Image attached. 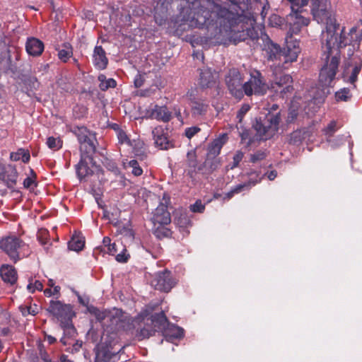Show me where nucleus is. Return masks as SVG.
<instances>
[{"instance_id": "f257e3e1", "label": "nucleus", "mask_w": 362, "mask_h": 362, "mask_svg": "<svg viewBox=\"0 0 362 362\" xmlns=\"http://www.w3.org/2000/svg\"><path fill=\"white\" fill-rule=\"evenodd\" d=\"M328 0H313V18L318 23L326 25L321 35L322 59L325 64L320 76V84L325 88L331 86L335 78L340 60V49L346 47L348 40L344 35V28L337 24L336 19L327 9Z\"/></svg>"}, {"instance_id": "f03ea898", "label": "nucleus", "mask_w": 362, "mask_h": 362, "mask_svg": "<svg viewBox=\"0 0 362 362\" xmlns=\"http://www.w3.org/2000/svg\"><path fill=\"white\" fill-rule=\"evenodd\" d=\"M240 11L236 13L223 8L211 0H202L199 6L187 10L182 21L190 28H209L216 25L220 32H235V25L241 23L247 16L251 0H230Z\"/></svg>"}, {"instance_id": "7ed1b4c3", "label": "nucleus", "mask_w": 362, "mask_h": 362, "mask_svg": "<svg viewBox=\"0 0 362 362\" xmlns=\"http://www.w3.org/2000/svg\"><path fill=\"white\" fill-rule=\"evenodd\" d=\"M95 315L97 319L103 322L107 328H110L112 333L110 335H108L107 333L103 335V343L98 348L95 362H110L122 349L121 345L118 348H115L118 340L117 334L114 332L129 329L131 327L130 320L126 313L117 308L105 312L97 310Z\"/></svg>"}, {"instance_id": "20e7f679", "label": "nucleus", "mask_w": 362, "mask_h": 362, "mask_svg": "<svg viewBox=\"0 0 362 362\" xmlns=\"http://www.w3.org/2000/svg\"><path fill=\"white\" fill-rule=\"evenodd\" d=\"M279 108L276 104H273L267 113L256 119L253 124L254 129L261 139L270 138L278 129L280 121L279 112H274Z\"/></svg>"}, {"instance_id": "39448f33", "label": "nucleus", "mask_w": 362, "mask_h": 362, "mask_svg": "<svg viewBox=\"0 0 362 362\" xmlns=\"http://www.w3.org/2000/svg\"><path fill=\"white\" fill-rule=\"evenodd\" d=\"M28 246L16 236H8L0 240V249L4 251L14 262L26 255Z\"/></svg>"}, {"instance_id": "423d86ee", "label": "nucleus", "mask_w": 362, "mask_h": 362, "mask_svg": "<svg viewBox=\"0 0 362 362\" xmlns=\"http://www.w3.org/2000/svg\"><path fill=\"white\" fill-rule=\"evenodd\" d=\"M354 45H349L347 49L348 59L344 62L343 78L351 84L357 81V77L362 67V60L358 55H354Z\"/></svg>"}, {"instance_id": "0eeeda50", "label": "nucleus", "mask_w": 362, "mask_h": 362, "mask_svg": "<svg viewBox=\"0 0 362 362\" xmlns=\"http://www.w3.org/2000/svg\"><path fill=\"white\" fill-rule=\"evenodd\" d=\"M71 132L78 139L81 153H90L95 151L94 143L95 140V135L86 127L83 126L74 127Z\"/></svg>"}, {"instance_id": "6e6552de", "label": "nucleus", "mask_w": 362, "mask_h": 362, "mask_svg": "<svg viewBox=\"0 0 362 362\" xmlns=\"http://www.w3.org/2000/svg\"><path fill=\"white\" fill-rule=\"evenodd\" d=\"M226 83L230 93L236 98L240 99L244 95L243 77L240 72L236 69L229 70L226 76Z\"/></svg>"}, {"instance_id": "1a4fd4ad", "label": "nucleus", "mask_w": 362, "mask_h": 362, "mask_svg": "<svg viewBox=\"0 0 362 362\" xmlns=\"http://www.w3.org/2000/svg\"><path fill=\"white\" fill-rule=\"evenodd\" d=\"M244 94L250 96L255 95H263L266 93L267 86L262 81L259 71H254L250 74V78L243 84Z\"/></svg>"}, {"instance_id": "9d476101", "label": "nucleus", "mask_w": 362, "mask_h": 362, "mask_svg": "<svg viewBox=\"0 0 362 362\" xmlns=\"http://www.w3.org/2000/svg\"><path fill=\"white\" fill-rule=\"evenodd\" d=\"M86 154L81 153V160L76 166V174L81 180L93 175L100 170V166L95 164L93 158Z\"/></svg>"}, {"instance_id": "9b49d317", "label": "nucleus", "mask_w": 362, "mask_h": 362, "mask_svg": "<svg viewBox=\"0 0 362 362\" xmlns=\"http://www.w3.org/2000/svg\"><path fill=\"white\" fill-rule=\"evenodd\" d=\"M151 284L156 289L168 293L175 286L176 281L172 273L165 269L156 272L153 275Z\"/></svg>"}, {"instance_id": "f8f14e48", "label": "nucleus", "mask_w": 362, "mask_h": 362, "mask_svg": "<svg viewBox=\"0 0 362 362\" xmlns=\"http://www.w3.org/2000/svg\"><path fill=\"white\" fill-rule=\"evenodd\" d=\"M47 310L57 317L60 322L72 320L74 315L71 305L64 304L60 300H50Z\"/></svg>"}, {"instance_id": "ddd939ff", "label": "nucleus", "mask_w": 362, "mask_h": 362, "mask_svg": "<svg viewBox=\"0 0 362 362\" xmlns=\"http://www.w3.org/2000/svg\"><path fill=\"white\" fill-rule=\"evenodd\" d=\"M194 90L188 91L187 96L189 100V107L192 115L194 118H199L204 116L209 109V103L206 100L197 98L194 94Z\"/></svg>"}, {"instance_id": "4468645a", "label": "nucleus", "mask_w": 362, "mask_h": 362, "mask_svg": "<svg viewBox=\"0 0 362 362\" xmlns=\"http://www.w3.org/2000/svg\"><path fill=\"white\" fill-rule=\"evenodd\" d=\"M199 77L198 84L202 88H211L216 86L219 75L218 73L211 69L204 67L199 69Z\"/></svg>"}, {"instance_id": "2eb2a0df", "label": "nucleus", "mask_w": 362, "mask_h": 362, "mask_svg": "<svg viewBox=\"0 0 362 362\" xmlns=\"http://www.w3.org/2000/svg\"><path fill=\"white\" fill-rule=\"evenodd\" d=\"M262 49L267 59L269 61L281 60V50L279 45L274 43L267 35L262 37Z\"/></svg>"}, {"instance_id": "dca6fc26", "label": "nucleus", "mask_w": 362, "mask_h": 362, "mask_svg": "<svg viewBox=\"0 0 362 362\" xmlns=\"http://www.w3.org/2000/svg\"><path fill=\"white\" fill-rule=\"evenodd\" d=\"M153 223L160 226L168 225L171 222L170 214L167 209V206L160 204L156 209L152 217Z\"/></svg>"}, {"instance_id": "f3484780", "label": "nucleus", "mask_w": 362, "mask_h": 362, "mask_svg": "<svg viewBox=\"0 0 362 362\" xmlns=\"http://www.w3.org/2000/svg\"><path fill=\"white\" fill-rule=\"evenodd\" d=\"M302 9L299 11H291L290 18L293 21L291 23L290 32L291 34H297L303 26H307L309 24L310 20L308 18L303 16L300 13Z\"/></svg>"}, {"instance_id": "a211bd4d", "label": "nucleus", "mask_w": 362, "mask_h": 362, "mask_svg": "<svg viewBox=\"0 0 362 362\" xmlns=\"http://www.w3.org/2000/svg\"><path fill=\"white\" fill-rule=\"evenodd\" d=\"M155 144L160 147V149L168 150L173 148V144L168 140L163 129L161 127H156L152 131Z\"/></svg>"}, {"instance_id": "6ab92c4d", "label": "nucleus", "mask_w": 362, "mask_h": 362, "mask_svg": "<svg viewBox=\"0 0 362 362\" xmlns=\"http://www.w3.org/2000/svg\"><path fill=\"white\" fill-rule=\"evenodd\" d=\"M44 43L35 37H28L25 43V50L30 56L38 57L44 51Z\"/></svg>"}, {"instance_id": "aec40b11", "label": "nucleus", "mask_w": 362, "mask_h": 362, "mask_svg": "<svg viewBox=\"0 0 362 362\" xmlns=\"http://www.w3.org/2000/svg\"><path fill=\"white\" fill-rule=\"evenodd\" d=\"M250 176L251 177L247 182L240 184L228 192L226 194L227 198L230 199L235 194L240 193L245 189H249L251 187L260 182L262 178V176H260V175L257 173H252Z\"/></svg>"}, {"instance_id": "412c9836", "label": "nucleus", "mask_w": 362, "mask_h": 362, "mask_svg": "<svg viewBox=\"0 0 362 362\" xmlns=\"http://www.w3.org/2000/svg\"><path fill=\"white\" fill-rule=\"evenodd\" d=\"M150 117L158 121L168 122L172 119V112L166 106L155 105L151 111Z\"/></svg>"}, {"instance_id": "4be33fe9", "label": "nucleus", "mask_w": 362, "mask_h": 362, "mask_svg": "<svg viewBox=\"0 0 362 362\" xmlns=\"http://www.w3.org/2000/svg\"><path fill=\"white\" fill-rule=\"evenodd\" d=\"M93 64L100 70H103L107 67L108 59L102 46H95L93 54Z\"/></svg>"}, {"instance_id": "5701e85b", "label": "nucleus", "mask_w": 362, "mask_h": 362, "mask_svg": "<svg viewBox=\"0 0 362 362\" xmlns=\"http://www.w3.org/2000/svg\"><path fill=\"white\" fill-rule=\"evenodd\" d=\"M151 322L154 331L163 332L170 325L163 312L156 313L151 316Z\"/></svg>"}, {"instance_id": "b1692460", "label": "nucleus", "mask_w": 362, "mask_h": 362, "mask_svg": "<svg viewBox=\"0 0 362 362\" xmlns=\"http://www.w3.org/2000/svg\"><path fill=\"white\" fill-rule=\"evenodd\" d=\"M163 333L166 341L173 342L184 336V329L177 325H170Z\"/></svg>"}, {"instance_id": "393cba45", "label": "nucleus", "mask_w": 362, "mask_h": 362, "mask_svg": "<svg viewBox=\"0 0 362 362\" xmlns=\"http://www.w3.org/2000/svg\"><path fill=\"white\" fill-rule=\"evenodd\" d=\"M292 77L288 74H284L279 78L276 77L274 79V85L279 88H282L280 91L282 94L291 93L293 90V87L291 85L292 83Z\"/></svg>"}, {"instance_id": "a878e982", "label": "nucleus", "mask_w": 362, "mask_h": 362, "mask_svg": "<svg viewBox=\"0 0 362 362\" xmlns=\"http://www.w3.org/2000/svg\"><path fill=\"white\" fill-rule=\"evenodd\" d=\"M2 279L6 283L13 284L17 281V273L14 267L11 265H2L0 269Z\"/></svg>"}, {"instance_id": "bb28decb", "label": "nucleus", "mask_w": 362, "mask_h": 362, "mask_svg": "<svg viewBox=\"0 0 362 362\" xmlns=\"http://www.w3.org/2000/svg\"><path fill=\"white\" fill-rule=\"evenodd\" d=\"M175 223L182 230L191 225L190 218L186 210L176 211L174 218Z\"/></svg>"}, {"instance_id": "cd10ccee", "label": "nucleus", "mask_w": 362, "mask_h": 362, "mask_svg": "<svg viewBox=\"0 0 362 362\" xmlns=\"http://www.w3.org/2000/svg\"><path fill=\"white\" fill-rule=\"evenodd\" d=\"M61 327L64 330V337L60 341L64 345L70 344L66 339H71L76 334V329L74 328L71 320H69L61 322Z\"/></svg>"}, {"instance_id": "c85d7f7f", "label": "nucleus", "mask_w": 362, "mask_h": 362, "mask_svg": "<svg viewBox=\"0 0 362 362\" xmlns=\"http://www.w3.org/2000/svg\"><path fill=\"white\" fill-rule=\"evenodd\" d=\"M223 145L221 139H216L211 142L207 148L206 163H209L211 158H217L220 154L221 150Z\"/></svg>"}, {"instance_id": "c756f323", "label": "nucleus", "mask_w": 362, "mask_h": 362, "mask_svg": "<svg viewBox=\"0 0 362 362\" xmlns=\"http://www.w3.org/2000/svg\"><path fill=\"white\" fill-rule=\"evenodd\" d=\"M339 127L335 121H332L324 129L323 132L326 136L327 141L329 144L330 146L333 148H337L339 144L334 143L332 139L334 134L337 131Z\"/></svg>"}, {"instance_id": "7c9ffc66", "label": "nucleus", "mask_w": 362, "mask_h": 362, "mask_svg": "<svg viewBox=\"0 0 362 362\" xmlns=\"http://www.w3.org/2000/svg\"><path fill=\"white\" fill-rule=\"evenodd\" d=\"M11 169V175H6V171L4 165L0 163V180L6 182L7 183L15 184L16 182L17 172L15 168L9 166Z\"/></svg>"}, {"instance_id": "2f4dec72", "label": "nucleus", "mask_w": 362, "mask_h": 362, "mask_svg": "<svg viewBox=\"0 0 362 362\" xmlns=\"http://www.w3.org/2000/svg\"><path fill=\"white\" fill-rule=\"evenodd\" d=\"M100 82L99 88L101 90L105 91L110 88H115L117 86V82L115 79L110 78H107L104 74H100L98 77Z\"/></svg>"}, {"instance_id": "473e14b6", "label": "nucleus", "mask_w": 362, "mask_h": 362, "mask_svg": "<svg viewBox=\"0 0 362 362\" xmlns=\"http://www.w3.org/2000/svg\"><path fill=\"white\" fill-rule=\"evenodd\" d=\"M30 156L28 151L23 148H19L16 152H12L10 155L11 160L13 161L22 160L23 163H28Z\"/></svg>"}, {"instance_id": "72a5a7b5", "label": "nucleus", "mask_w": 362, "mask_h": 362, "mask_svg": "<svg viewBox=\"0 0 362 362\" xmlns=\"http://www.w3.org/2000/svg\"><path fill=\"white\" fill-rule=\"evenodd\" d=\"M124 168L131 169V173L134 176H140L143 173V170L136 160L132 159L127 163H124Z\"/></svg>"}, {"instance_id": "f704fd0d", "label": "nucleus", "mask_w": 362, "mask_h": 362, "mask_svg": "<svg viewBox=\"0 0 362 362\" xmlns=\"http://www.w3.org/2000/svg\"><path fill=\"white\" fill-rule=\"evenodd\" d=\"M72 47L69 43L63 45V48L58 52V57L62 62H66L72 56Z\"/></svg>"}, {"instance_id": "c9c22d12", "label": "nucleus", "mask_w": 362, "mask_h": 362, "mask_svg": "<svg viewBox=\"0 0 362 362\" xmlns=\"http://www.w3.org/2000/svg\"><path fill=\"white\" fill-rule=\"evenodd\" d=\"M291 4V11H299L303 6L308 5L310 0H287ZM313 0H312V13H313Z\"/></svg>"}, {"instance_id": "e433bc0d", "label": "nucleus", "mask_w": 362, "mask_h": 362, "mask_svg": "<svg viewBox=\"0 0 362 362\" xmlns=\"http://www.w3.org/2000/svg\"><path fill=\"white\" fill-rule=\"evenodd\" d=\"M306 138L305 132L304 129H298L294 131L290 136V143L293 144H298Z\"/></svg>"}, {"instance_id": "4c0bfd02", "label": "nucleus", "mask_w": 362, "mask_h": 362, "mask_svg": "<svg viewBox=\"0 0 362 362\" xmlns=\"http://www.w3.org/2000/svg\"><path fill=\"white\" fill-rule=\"evenodd\" d=\"M84 241L78 237H73L69 242V249L71 250L78 252L83 249Z\"/></svg>"}, {"instance_id": "58836bf2", "label": "nucleus", "mask_w": 362, "mask_h": 362, "mask_svg": "<svg viewBox=\"0 0 362 362\" xmlns=\"http://www.w3.org/2000/svg\"><path fill=\"white\" fill-rule=\"evenodd\" d=\"M47 145L51 150L57 151L62 147V141L59 137L49 136L47 139Z\"/></svg>"}, {"instance_id": "ea45409f", "label": "nucleus", "mask_w": 362, "mask_h": 362, "mask_svg": "<svg viewBox=\"0 0 362 362\" xmlns=\"http://www.w3.org/2000/svg\"><path fill=\"white\" fill-rule=\"evenodd\" d=\"M287 47H288V53L284 56V62L285 63H287L288 62H294L297 59V57H298V55L300 52V49H299V47L298 46L296 47V45L293 46V50H290V47H289V45H287Z\"/></svg>"}, {"instance_id": "a19ab883", "label": "nucleus", "mask_w": 362, "mask_h": 362, "mask_svg": "<svg viewBox=\"0 0 362 362\" xmlns=\"http://www.w3.org/2000/svg\"><path fill=\"white\" fill-rule=\"evenodd\" d=\"M250 110V106L248 104H244L242 105L240 109L238 110L237 113L236 118L238 119L237 127H238V124L240 127L242 128V122L245 114Z\"/></svg>"}, {"instance_id": "79ce46f5", "label": "nucleus", "mask_w": 362, "mask_h": 362, "mask_svg": "<svg viewBox=\"0 0 362 362\" xmlns=\"http://www.w3.org/2000/svg\"><path fill=\"white\" fill-rule=\"evenodd\" d=\"M154 329L152 327H144L139 331H137L136 337L139 340H142L146 338H148L154 332Z\"/></svg>"}, {"instance_id": "37998d69", "label": "nucleus", "mask_w": 362, "mask_h": 362, "mask_svg": "<svg viewBox=\"0 0 362 362\" xmlns=\"http://www.w3.org/2000/svg\"><path fill=\"white\" fill-rule=\"evenodd\" d=\"M335 97L337 100L347 101L351 98L350 90L344 88L336 93Z\"/></svg>"}, {"instance_id": "c03bdc74", "label": "nucleus", "mask_w": 362, "mask_h": 362, "mask_svg": "<svg viewBox=\"0 0 362 362\" xmlns=\"http://www.w3.org/2000/svg\"><path fill=\"white\" fill-rule=\"evenodd\" d=\"M117 136L119 144H126L128 146H132L131 140L129 139L127 134L124 130H120L117 133Z\"/></svg>"}, {"instance_id": "a18cd8bd", "label": "nucleus", "mask_w": 362, "mask_h": 362, "mask_svg": "<svg viewBox=\"0 0 362 362\" xmlns=\"http://www.w3.org/2000/svg\"><path fill=\"white\" fill-rule=\"evenodd\" d=\"M267 157L265 151H257L250 155V161L252 163H257L258 161L264 160Z\"/></svg>"}, {"instance_id": "49530a36", "label": "nucleus", "mask_w": 362, "mask_h": 362, "mask_svg": "<svg viewBox=\"0 0 362 362\" xmlns=\"http://www.w3.org/2000/svg\"><path fill=\"white\" fill-rule=\"evenodd\" d=\"M27 288L31 293L35 292V290L42 291L43 288L42 283L38 280H35L34 283L30 281L27 286Z\"/></svg>"}, {"instance_id": "de8ad7c7", "label": "nucleus", "mask_w": 362, "mask_h": 362, "mask_svg": "<svg viewBox=\"0 0 362 362\" xmlns=\"http://www.w3.org/2000/svg\"><path fill=\"white\" fill-rule=\"evenodd\" d=\"M205 209V205L201 200H197L194 204L190 206V210L194 213H202Z\"/></svg>"}, {"instance_id": "09e8293b", "label": "nucleus", "mask_w": 362, "mask_h": 362, "mask_svg": "<svg viewBox=\"0 0 362 362\" xmlns=\"http://www.w3.org/2000/svg\"><path fill=\"white\" fill-rule=\"evenodd\" d=\"M243 156H244V154L242 151H237L235 153V155L233 156V163L229 165L230 168L233 169L234 168L237 167L238 165V164L240 163V162L243 160Z\"/></svg>"}, {"instance_id": "8fccbe9b", "label": "nucleus", "mask_w": 362, "mask_h": 362, "mask_svg": "<svg viewBox=\"0 0 362 362\" xmlns=\"http://www.w3.org/2000/svg\"><path fill=\"white\" fill-rule=\"evenodd\" d=\"M200 128L198 127H192L187 128L185 131V134L188 139H192L196 134L200 132Z\"/></svg>"}, {"instance_id": "3c124183", "label": "nucleus", "mask_w": 362, "mask_h": 362, "mask_svg": "<svg viewBox=\"0 0 362 362\" xmlns=\"http://www.w3.org/2000/svg\"><path fill=\"white\" fill-rule=\"evenodd\" d=\"M205 163L206 165H209L210 170L213 171V170H215L216 169H217L220 166L221 161H220V158H211L209 163H207L206 160Z\"/></svg>"}, {"instance_id": "603ef678", "label": "nucleus", "mask_w": 362, "mask_h": 362, "mask_svg": "<svg viewBox=\"0 0 362 362\" xmlns=\"http://www.w3.org/2000/svg\"><path fill=\"white\" fill-rule=\"evenodd\" d=\"M187 160L189 161V165L192 167H195L197 165V159H196V153L194 151H189L187 154Z\"/></svg>"}, {"instance_id": "864d4df0", "label": "nucleus", "mask_w": 362, "mask_h": 362, "mask_svg": "<svg viewBox=\"0 0 362 362\" xmlns=\"http://www.w3.org/2000/svg\"><path fill=\"white\" fill-rule=\"evenodd\" d=\"M126 252V249L122 248V252L116 255V260L122 263L127 262L129 255H127Z\"/></svg>"}, {"instance_id": "5fc2aeb1", "label": "nucleus", "mask_w": 362, "mask_h": 362, "mask_svg": "<svg viewBox=\"0 0 362 362\" xmlns=\"http://www.w3.org/2000/svg\"><path fill=\"white\" fill-rule=\"evenodd\" d=\"M47 231L46 230H41L37 234V239L42 245L47 243Z\"/></svg>"}, {"instance_id": "6e6d98bb", "label": "nucleus", "mask_w": 362, "mask_h": 362, "mask_svg": "<svg viewBox=\"0 0 362 362\" xmlns=\"http://www.w3.org/2000/svg\"><path fill=\"white\" fill-rule=\"evenodd\" d=\"M23 186L26 189L33 188V187L35 186L33 178L29 177H26L23 181Z\"/></svg>"}, {"instance_id": "4d7b16f0", "label": "nucleus", "mask_w": 362, "mask_h": 362, "mask_svg": "<svg viewBox=\"0 0 362 362\" xmlns=\"http://www.w3.org/2000/svg\"><path fill=\"white\" fill-rule=\"evenodd\" d=\"M117 250L118 245L115 243H113L106 249L105 252L110 255H115Z\"/></svg>"}, {"instance_id": "13d9d810", "label": "nucleus", "mask_w": 362, "mask_h": 362, "mask_svg": "<svg viewBox=\"0 0 362 362\" xmlns=\"http://www.w3.org/2000/svg\"><path fill=\"white\" fill-rule=\"evenodd\" d=\"M269 21L272 26H277L281 24V18L276 15H273L270 17Z\"/></svg>"}, {"instance_id": "bf43d9fd", "label": "nucleus", "mask_w": 362, "mask_h": 362, "mask_svg": "<svg viewBox=\"0 0 362 362\" xmlns=\"http://www.w3.org/2000/svg\"><path fill=\"white\" fill-rule=\"evenodd\" d=\"M332 139L334 141L335 144H339L338 147L345 141V137L343 135H339L335 138L332 137Z\"/></svg>"}, {"instance_id": "052dcab7", "label": "nucleus", "mask_w": 362, "mask_h": 362, "mask_svg": "<svg viewBox=\"0 0 362 362\" xmlns=\"http://www.w3.org/2000/svg\"><path fill=\"white\" fill-rule=\"evenodd\" d=\"M297 112L295 110H290L288 115V122H293L296 117H297Z\"/></svg>"}, {"instance_id": "680f3d73", "label": "nucleus", "mask_w": 362, "mask_h": 362, "mask_svg": "<svg viewBox=\"0 0 362 362\" xmlns=\"http://www.w3.org/2000/svg\"><path fill=\"white\" fill-rule=\"evenodd\" d=\"M111 240L109 237H104L103 240V245L104 247V250H106V249L111 245Z\"/></svg>"}, {"instance_id": "e2e57ef3", "label": "nucleus", "mask_w": 362, "mask_h": 362, "mask_svg": "<svg viewBox=\"0 0 362 362\" xmlns=\"http://www.w3.org/2000/svg\"><path fill=\"white\" fill-rule=\"evenodd\" d=\"M20 310L23 316H27L28 315H30V307H28V306H21Z\"/></svg>"}, {"instance_id": "0e129e2a", "label": "nucleus", "mask_w": 362, "mask_h": 362, "mask_svg": "<svg viewBox=\"0 0 362 362\" xmlns=\"http://www.w3.org/2000/svg\"><path fill=\"white\" fill-rule=\"evenodd\" d=\"M277 176L276 170H272L267 173V177L269 180H274Z\"/></svg>"}, {"instance_id": "69168bd1", "label": "nucleus", "mask_w": 362, "mask_h": 362, "mask_svg": "<svg viewBox=\"0 0 362 362\" xmlns=\"http://www.w3.org/2000/svg\"><path fill=\"white\" fill-rule=\"evenodd\" d=\"M149 314L150 313L147 310H145L140 313L139 317L141 320H145V319L149 315Z\"/></svg>"}, {"instance_id": "338daca9", "label": "nucleus", "mask_w": 362, "mask_h": 362, "mask_svg": "<svg viewBox=\"0 0 362 362\" xmlns=\"http://www.w3.org/2000/svg\"><path fill=\"white\" fill-rule=\"evenodd\" d=\"M52 288H53V289H52L53 296H57V298H58L59 296V292H60V289H61L60 286H55Z\"/></svg>"}, {"instance_id": "774afa93", "label": "nucleus", "mask_w": 362, "mask_h": 362, "mask_svg": "<svg viewBox=\"0 0 362 362\" xmlns=\"http://www.w3.org/2000/svg\"><path fill=\"white\" fill-rule=\"evenodd\" d=\"M59 361H60V362H73L72 361H71V360H69V359L68 358L67 356L64 355V354H62V355L60 356Z\"/></svg>"}]
</instances>
